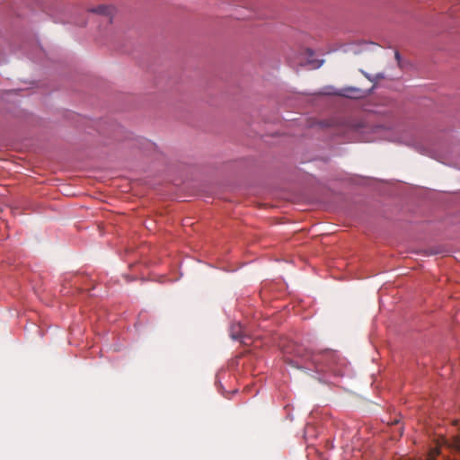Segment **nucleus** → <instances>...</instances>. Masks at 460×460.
Segmentation results:
<instances>
[{"mask_svg":"<svg viewBox=\"0 0 460 460\" xmlns=\"http://www.w3.org/2000/svg\"><path fill=\"white\" fill-rule=\"evenodd\" d=\"M336 354L333 351L327 350L322 354L314 355L311 357L313 364H314L317 367L319 365V370L323 371V367H326L329 369H332V365L336 362Z\"/></svg>","mask_w":460,"mask_h":460,"instance_id":"nucleus-1","label":"nucleus"},{"mask_svg":"<svg viewBox=\"0 0 460 460\" xmlns=\"http://www.w3.org/2000/svg\"><path fill=\"white\" fill-rule=\"evenodd\" d=\"M230 335L234 340H240L242 343L247 345V337L243 335L242 326L239 323H234L231 326Z\"/></svg>","mask_w":460,"mask_h":460,"instance_id":"nucleus-2","label":"nucleus"},{"mask_svg":"<svg viewBox=\"0 0 460 460\" xmlns=\"http://www.w3.org/2000/svg\"><path fill=\"white\" fill-rule=\"evenodd\" d=\"M92 12L107 17L108 22H111V18L115 12V8L111 5H99L97 8L92 9Z\"/></svg>","mask_w":460,"mask_h":460,"instance_id":"nucleus-3","label":"nucleus"},{"mask_svg":"<svg viewBox=\"0 0 460 460\" xmlns=\"http://www.w3.org/2000/svg\"><path fill=\"white\" fill-rule=\"evenodd\" d=\"M344 93H341L343 96L349 98H358L360 97L361 91L359 89L349 87L343 90Z\"/></svg>","mask_w":460,"mask_h":460,"instance_id":"nucleus-4","label":"nucleus"},{"mask_svg":"<svg viewBox=\"0 0 460 460\" xmlns=\"http://www.w3.org/2000/svg\"><path fill=\"white\" fill-rule=\"evenodd\" d=\"M456 447L460 452V438H457L456 441Z\"/></svg>","mask_w":460,"mask_h":460,"instance_id":"nucleus-5","label":"nucleus"},{"mask_svg":"<svg viewBox=\"0 0 460 460\" xmlns=\"http://www.w3.org/2000/svg\"><path fill=\"white\" fill-rule=\"evenodd\" d=\"M364 75H365V76H366L368 80L373 81V79H372L368 75H367V74H365V73H364Z\"/></svg>","mask_w":460,"mask_h":460,"instance_id":"nucleus-6","label":"nucleus"},{"mask_svg":"<svg viewBox=\"0 0 460 460\" xmlns=\"http://www.w3.org/2000/svg\"><path fill=\"white\" fill-rule=\"evenodd\" d=\"M376 77H377V78H384L385 76H384L382 74H378V75H376Z\"/></svg>","mask_w":460,"mask_h":460,"instance_id":"nucleus-7","label":"nucleus"},{"mask_svg":"<svg viewBox=\"0 0 460 460\" xmlns=\"http://www.w3.org/2000/svg\"><path fill=\"white\" fill-rule=\"evenodd\" d=\"M399 57H400L399 53H398V52H395V58H396L397 59H399Z\"/></svg>","mask_w":460,"mask_h":460,"instance_id":"nucleus-8","label":"nucleus"}]
</instances>
